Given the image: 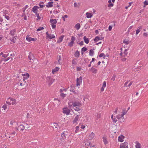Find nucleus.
<instances>
[{
    "label": "nucleus",
    "instance_id": "4",
    "mask_svg": "<svg viewBox=\"0 0 148 148\" xmlns=\"http://www.w3.org/2000/svg\"><path fill=\"white\" fill-rule=\"evenodd\" d=\"M47 82L49 86L51 85L54 82V79L50 76H48L46 78Z\"/></svg>",
    "mask_w": 148,
    "mask_h": 148
},
{
    "label": "nucleus",
    "instance_id": "15",
    "mask_svg": "<svg viewBox=\"0 0 148 148\" xmlns=\"http://www.w3.org/2000/svg\"><path fill=\"white\" fill-rule=\"evenodd\" d=\"M60 69V68L56 67L54 69H53L52 71V73L53 74H54L55 73H56Z\"/></svg>",
    "mask_w": 148,
    "mask_h": 148
},
{
    "label": "nucleus",
    "instance_id": "33",
    "mask_svg": "<svg viewBox=\"0 0 148 148\" xmlns=\"http://www.w3.org/2000/svg\"><path fill=\"white\" fill-rule=\"evenodd\" d=\"M10 58H11V60H12V58L10 57H8L6 59L3 58L2 59V60L4 62H6L7 61H8V60H10Z\"/></svg>",
    "mask_w": 148,
    "mask_h": 148
},
{
    "label": "nucleus",
    "instance_id": "1",
    "mask_svg": "<svg viewBox=\"0 0 148 148\" xmlns=\"http://www.w3.org/2000/svg\"><path fill=\"white\" fill-rule=\"evenodd\" d=\"M68 134V132L67 131H65L63 132L61 134V137L60 138V141H59L60 142L59 143V144L61 145L62 144V142L63 140H65L66 136Z\"/></svg>",
    "mask_w": 148,
    "mask_h": 148
},
{
    "label": "nucleus",
    "instance_id": "54",
    "mask_svg": "<svg viewBox=\"0 0 148 148\" xmlns=\"http://www.w3.org/2000/svg\"><path fill=\"white\" fill-rule=\"evenodd\" d=\"M112 120L113 122L114 123H116L117 121V119L116 118H114Z\"/></svg>",
    "mask_w": 148,
    "mask_h": 148
},
{
    "label": "nucleus",
    "instance_id": "41",
    "mask_svg": "<svg viewBox=\"0 0 148 148\" xmlns=\"http://www.w3.org/2000/svg\"><path fill=\"white\" fill-rule=\"evenodd\" d=\"M79 126H77L75 127V133H77L78 132H79Z\"/></svg>",
    "mask_w": 148,
    "mask_h": 148
},
{
    "label": "nucleus",
    "instance_id": "34",
    "mask_svg": "<svg viewBox=\"0 0 148 148\" xmlns=\"http://www.w3.org/2000/svg\"><path fill=\"white\" fill-rule=\"evenodd\" d=\"M109 4L108 5V7H112L113 6V4L112 3L111 0H109L108 1Z\"/></svg>",
    "mask_w": 148,
    "mask_h": 148
},
{
    "label": "nucleus",
    "instance_id": "52",
    "mask_svg": "<svg viewBox=\"0 0 148 148\" xmlns=\"http://www.w3.org/2000/svg\"><path fill=\"white\" fill-rule=\"evenodd\" d=\"M72 64L73 65H76L77 64V62L75 61L74 59H73L72 61Z\"/></svg>",
    "mask_w": 148,
    "mask_h": 148
},
{
    "label": "nucleus",
    "instance_id": "21",
    "mask_svg": "<svg viewBox=\"0 0 148 148\" xmlns=\"http://www.w3.org/2000/svg\"><path fill=\"white\" fill-rule=\"evenodd\" d=\"M80 55V52L78 50H77L75 52L74 54V56L75 57L78 58Z\"/></svg>",
    "mask_w": 148,
    "mask_h": 148
},
{
    "label": "nucleus",
    "instance_id": "20",
    "mask_svg": "<svg viewBox=\"0 0 148 148\" xmlns=\"http://www.w3.org/2000/svg\"><path fill=\"white\" fill-rule=\"evenodd\" d=\"M53 5V2L51 1V2H49L46 5L47 7L49 8V7H52Z\"/></svg>",
    "mask_w": 148,
    "mask_h": 148
},
{
    "label": "nucleus",
    "instance_id": "28",
    "mask_svg": "<svg viewBox=\"0 0 148 148\" xmlns=\"http://www.w3.org/2000/svg\"><path fill=\"white\" fill-rule=\"evenodd\" d=\"M89 137L90 138V139H92L94 138L95 134L93 132H91L89 135Z\"/></svg>",
    "mask_w": 148,
    "mask_h": 148
},
{
    "label": "nucleus",
    "instance_id": "19",
    "mask_svg": "<svg viewBox=\"0 0 148 148\" xmlns=\"http://www.w3.org/2000/svg\"><path fill=\"white\" fill-rule=\"evenodd\" d=\"M86 17L88 18H90L92 16L93 14L92 13L87 12L86 13Z\"/></svg>",
    "mask_w": 148,
    "mask_h": 148
},
{
    "label": "nucleus",
    "instance_id": "60",
    "mask_svg": "<svg viewBox=\"0 0 148 148\" xmlns=\"http://www.w3.org/2000/svg\"><path fill=\"white\" fill-rule=\"evenodd\" d=\"M79 45L80 46H82V45H84V42H83V41H81V42H80L79 43Z\"/></svg>",
    "mask_w": 148,
    "mask_h": 148
},
{
    "label": "nucleus",
    "instance_id": "55",
    "mask_svg": "<svg viewBox=\"0 0 148 148\" xmlns=\"http://www.w3.org/2000/svg\"><path fill=\"white\" fill-rule=\"evenodd\" d=\"M5 18L6 19L8 20H9L10 18V17L9 16L7 15L5 16Z\"/></svg>",
    "mask_w": 148,
    "mask_h": 148
},
{
    "label": "nucleus",
    "instance_id": "14",
    "mask_svg": "<svg viewBox=\"0 0 148 148\" xmlns=\"http://www.w3.org/2000/svg\"><path fill=\"white\" fill-rule=\"evenodd\" d=\"M79 116L78 115H77L75 118H74V120L73 121V124H76L77 123V121L79 120Z\"/></svg>",
    "mask_w": 148,
    "mask_h": 148
},
{
    "label": "nucleus",
    "instance_id": "18",
    "mask_svg": "<svg viewBox=\"0 0 148 148\" xmlns=\"http://www.w3.org/2000/svg\"><path fill=\"white\" fill-rule=\"evenodd\" d=\"M124 136L123 135H121L118 137V140L120 142H122L124 140Z\"/></svg>",
    "mask_w": 148,
    "mask_h": 148
},
{
    "label": "nucleus",
    "instance_id": "56",
    "mask_svg": "<svg viewBox=\"0 0 148 148\" xmlns=\"http://www.w3.org/2000/svg\"><path fill=\"white\" fill-rule=\"evenodd\" d=\"M16 134V132L15 131H13L11 133V135L12 136H14Z\"/></svg>",
    "mask_w": 148,
    "mask_h": 148
},
{
    "label": "nucleus",
    "instance_id": "45",
    "mask_svg": "<svg viewBox=\"0 0 148 148\" xmlns=\"http://www.w3.org/2000/svg\"><path fill=\"white\" fill-rule=\"evenodd\" d=\"M36 14V15L37 17L38 20H40V18H41L39 16V13H37L36 14Z\"/></svg>",
    "mask_w": 148,
    "mask_h": 148
},
{
    "label": "nucleus",
    "instance_id": "29",
    "mask_svg": "<svg viewBox=\"0 0 148 148\" xmlns=\"http://www.w3.org/2000/svg\"><path fill=\"white\" fill-rule=\"evenodd\" d=\"M80 25L79 23L76 24L75 25V28L77 30H78L80 28Z\"/></svg>",
    "mask_w": 148,
    "mask_h": 148
},
{
    "label": "nucleus",
    "instance_id": "38",
    "mask_svg": "<svg viewBox=\"0 0 148 148\" xmlns=\"http://www.w3.org/2000/svg\"><path fill=\"white\" fill-rule=\"evenodd\" d=\"M99 57H103V58L104 59H105L106 57L105 55H104V54L103 53H101L99 56Z\"/></svg>",
    "mask_w": 148,
    "mask_h": 148
},
{
    "label": "nucleus",
    "instance_id": "46",
    "mask_svg": "<svg viewBox=\"0 0 148 148\" xmlns=\"http://www.w3.org/2000/svg\"><path fill=\"white\" fill-rule=\"evenodd\" d=\"M116 77V75H114L111 78V80L112 81H114L115 80Z\"/></svg>",
    "mask_w": 148,
    "mask_h": 148
},
{
    "label": "nucleus",
    "instance_id": "12",
    "mask_svg": "<svg viewBox=\"0 0 148 148\" xmlns=\"http://www.w3.org/2000/svg\"><path fill=\"white\" fill-rule=\"evenodd\" d=\"M7 100L10 101V102H12L11 103L12 105H15L16 104V101L14 98L10 97L9 98L7 99Z\"/></svg>",
    "mask_w": 148,
    "mask_h": 148
},
{
    "label": "nucleus",
    "instance_id": "43",
    "mask_svg": "<svg viewBox=\"0 0 148 148\" xmlns=\"http://www.w3.org/2000/svg\"><path fill=\"white\" fill-rule=\"evenodd\" d=\"M44 29V28L43 27H39L36 30L37 32L40 31Z\"/></svg>",
    "mask_w": 148,
    "mask_h": 148
},
{
    "label": "nucleus",
    "instance_id": "17",
    "mask_svg": "<svg viewBox=\"0 0 148 148\" xmlns=\"http://www.w3.org/2000/svg\"><path fill=\"white\" fill-rule=\"evenodd\" d=\"M83 40L85 43L88 44L89 43V38H86V36H85L84 37Z\"/></svg>",
    "mask_w": 148,
    "mask_h": 148
},
{
    "label": "nucleus",
    "instance_id": "44",
    "mask_svg": "<svg viewBox=\"0 0 148 148\" xmlns=\"http://www.w3.org/2000/svg\"><path fill=\"white\" fill-rule=\"evenodd\" d=\"M7 105L5 104H4L2 106V108H3L4 110H5L7 109Z\"/></svg>",
    "mask_w": 148,
    "mask_h": 148
},
{
    "label": "nucleus",
    "instance_id": "51",
    "mask_svg": "<svg viewBox=\"0 0 148 148\" xmlns=\"http://www.w3.org/2000/svg\"><path fill=\"white\" fill-rule=\"evenodd\" d=\"M106 81H104L103 82V84L102 87H103L105 88V87H106Z\"/></svg>",
    "mask_w": 148,
    "mask_h": 148
},
{
    "label": "nucleus",
    "instance_id": "23",
    "mask_svg": "<svg viewBox=\"0 0 148 148\" xmlns=\"http://www.w3.org/2000/svg\"><path fill=\"white\" fill-rule=\"evenodd\" d=\"M112 23H113V24L112 25H109L108 27V30L109 31H110L112 30V27L114 26L115 25V21H113Z\"/></svg>",
    "mask_w": 148,
    "mask_h": 148
},
{
    "label": "nucleus",
    "instance_id": "9",
    "mask_svg": "<svg viewBox=\"0 0 148 148\" xmlns=\"http://www.w3.org/2000/svg\"><path fill=\"white\" fill-rule=\"evenodd\" d=\"M128 143L125 142L124 143L121 144L120 146V148H128Z\"/></svg>",
    "mask_w": 148,
    "mask_h": 148
},
{
    "label": "nucleus",
    "instance_id": "2",
    "mask_svg": "<svg viewBox=\"0 0 148 148\" xmlns=\"http://www.w3.org/2000/svg\"><path fill=\"white\" fill-rule=\"evenodd\" d=\"M50 22L51 23V25L53 29H54L56 27V24L57 23L56 19H51Z\"/></svg>",
    "mask_w": 148,
    "mask_h": 148
},
{
    "label": "nucleus",
    "instance_id": "48",
    "mask_svg": "<svg viewBox=\"0 0 148 148\" xmlns=\"http://www.w3.org/2000/svg\"><path fill=\"white\" fill-rule=\"evenodd\" d=\"M60 92H63L64 91H67V89H65V88H63V89H60Z\"/></svg>",
    "mask_w": 148,
    "mask_h": 148
},
{
    "label": "nucleus",
    "instance_id": "3",
    "mask_svg": "<svg viewBox=\"0 0 148 148\" xmlns=\"http://www.w3.org/2000/svg\"><path fill=\"white\" fill-rule=\"evenodd\" d=\"M78 99L77 98L76 100L74 101L72 103L73 107L74 108L76 106H80L81 104L80 101H78Z\"/></svg>",
    "mask_w": 148,
    "mask_h": 148
},
{
    "label": "nucleus",
    "instance_id": "42",
    "mask_svg": "<svg viewBox=\"0 0 148 148\" xmlns=\"http://www.w3.org/2000/svg\"><path fill=\"white\" fill-rule=\"evenodd\" d=\"M68 15H65L62 17V18L63 19V20L64 21H65V18H68Z\"/></svg>",
    "mask_w": 148,
    "mask_h": 148
},
{
    "label": "nucleus",
    "instance_id": "22",
    "mask_svg": "<svg viewBox=\"0 0 148 148\" xmlns=\"http://www.w3.org/2000/svg\"><path fill=\"white\" fill-rule=\"evenodd\" d=\"M16 32V30L15 29H13L10 31V34L12 36H13L14 35V33Z\"/></svg>",
    "mask_w": 148,
    "mask_h": 148
},
{
    "label": "nucleus",
    "instance_id": "61",
    "mask_svg": "<svg viewBox=\"0 0 148 148\" xmlns=\"http://www.w3.org/2000/svg\"><path fill=\"white\" fill-rule=\"evenodd\" d=\"M10 101H6V103L8 104V105H10L12 103H11Z\"/></svg>",
    "mask_w": 148,
    "mask_h": 148
},
{
    "label": "nucleus",
    "instance_id": "37",
    "mask_svg": "<svg viewBox=\"0 0 148 148\" xmlns=\"http://www.w3.org/2000/svg\"><path fill=\"white\" fill-rule=\"evenodd\" d=\"M33 56L32 54L31 53H29V55L28 56V58L29 59L31 60L32 59V57H33Z\"/></svg>",
    "mask_w": 148,
    "mask_h": 148
},
{
    "label": "nucleus",
    "instance_id": "57",
    "mask_svg": "<svg viewBox=\"0 0 148 148\" xmlns=\"http://www.w3.org/2000/svg\"><path fill=\"white\" fill-rule=\"evenodd\" d=\"M140 32V30L139 29H137L136 30V34L137 35Z\"/></svg>",
    "mask_w": 148,
    "mask_h": 148
},
{
    "label": "nucleus",
    "instance_id": "24",
    "mask_svg": "<svg viewBox=\"0 0 148 148\" xmlns=\"http://www.w3.org/2000/svg\"><path fill=\"white\" fill-rule=\"evenodd\" d=\"M116 118L118 119L119 120H120L121 119H123L124 118L122 114L121 115L119 114H118L116 116Z\"/></svg>",
    "mask_w": 148,
    "mask_h": 148
},
{
    "label": "nucleus",
    "instance_id": "58",
    "mask_svg": "<svg viewBox=\"0 0 148 148\" xmlns=\"http://www.w3.org/2000/svg\"><path fill=\"white\" fill-rule=\"evenodd\" d=\"M144 3L145 5H148V1H145L144 2Z\"/></svg>",
    "mask_w": 148,
    "mask_h": 148
},
{
    "label": "nucleus",
    "instance_id": "53",
    "mask_svg": "<svg viewBox=\"0 0 148 148\" xmlns=\"http://www.w3.org/2000/svg\"><path fill=\"white\" fill-rule=\"evenodd\" d=\"M9 53L8 54H3L2 56L4 58H6L8 56Z\"/></svg>",
    "mask_w": 148,
    "mask_h": 148
},
{
    "label": "nucleus",
    "instance_id": "50",
    "mask_svg": "<svg viewBox=\"0 0 148 148\" xmlns=\"http://www.w3.org/2000/svg\"><path fill=\"white\" fill-rule=\"evenodd\" d=\"M101 114H97L96 116V119H99L101 117Z\"/></svg>",
    "mask_w": 148,
    "mask_h": 148
},
{
    "label": "nucleus",
    "instance_id": "8",
    "mask_svg": "<svg viewBox=\"0 0 148 148\" xmlns=\"http://www.w3.org/2000/svg\"><path fill=\"white\" fill-rule=\"evenodd\" d=\"M82 76H80L79 78L77 77L76 81H77V84L76 85L77 86H80V84L82 83Z\"/></svg>",
    "mask_w": 148,
    "mask_h": 148
},
{
    "label": "nucleus",
    "instance_id": "39",
    "mask_svg": "<svg viewBox=\"0 0 148 148\" xmlns=\"http://www.w3.org/2000/svg\"><path fill=\"white\" fill-rule=\"evenodd\" d=\"M100 40V37L98 36H96V37L95 39H94V40L96 42L98 41V40Z\"/></svg>",
    "mask_w": 148,
    "mask_h": 148
},
{
    "label": "nucleus",
    "instance_id": "11",
    "mask_svg": "<svg viewBox=\"0 0 148 148\" xmlns=\"http://www.w3.org/2000/svg\"><path fill=\"white\" fill-rule=\"evenodd\" d=\"M47 35L46 38H49L50 40L55 38V36L54 35L49 34L48 32L46 33Z\"/></svg>",
    "mask_w": 148,
    "mask_h": 148
},
{
    "label": "nucleus",
    "instance_id": "10",
    "mask_svg": "<svg viewBox=\"0 0 148 148\" xmlns=\"http://www.w3.org/2000/svg\"><path fill=\"white\" fill-rule=\"evenodd\" d=\"M39 8V7L38 6H35L32 8V11L35 14L38 13V9Z\"/></svg>",
    "mask_w": 148,
    "mask_h": 148
},
{
    "label": "nucleus",
    "instance_id": "16",
    "mask_svg": "<svg viewBox=\"0 0 148 148\" xmlns=\"http://www.w3.org/2000/svg\"><path fill=\"white\" fill-rule=\"evenodd\" d=\"M135 148H141V145L138 142L136 141L135 142Z\"/></svg>",
    "mask_w": 148,
    "mask_h": 148
},
{
    "label": "nucleus",
    "instance_id": "6",
    "mask_svg": "<svg viewBox=\"0 0 148 148\" xmlns=\"http://www.w3.org/2000/svg\"><path fill=\"white\" fill-rule=\"evenodd\" d=\"M37 40L36 38H32L30 37V36L29 35H27L26 36V40L28 42H30L32 41H35Z\"/></svg>",
    "mask_w": 148,
    "mask_h": 148
},
{
    "label": "nucleus",
    "instance_id": "27",
    "mask_svg": "<svg viewBox=\"0 0 148 148\" xmlns=\"http://www.w3.org/2000/svg\"><path fill=\"white\" fill-rule=\"evenodd\" d=\"M95 50L94 49H91L89 51V55L91 56H92L94 53V50Z\"/></svg>",
    "mask_w": 148,
    "mask_h": 148
},
{
    "label": "nucleus",
    "instance_id": "32",
    "mask_svg": "<svg viewBox=\"0 0 148 148\" xmlns=\"http://www.w3.org/2000/svg\"><path fill=\"white\" fill-rule=\"evenodd\" d=\"M19 129L21 130V131H23L25 127L24 126L22 125H20V126L19 127Z\"/></svg>",
    "mask_w": 148,
    "mask_h": 148
},
{
    "label": "nucleus",
    "instance_id": "36",
    "mask_svg": "<svg viewBox=\"0 0 148 148\" xmlns=\"http://www.w3.org/2000/svg\"><path fill=\"white\" fill-rule=\"evenodd\" d=\"M88 49L86 47H83L81 49V51L82 54H83V53H82V51L85 52Z\"/></svg>",
    "mask_w": 148,
    "mask_h": 148
},
{
    "label": "nucleus",
    "instance_id": "63",
    "mask_svg": "<svg viewBox=\"0 0 148 148\" xmlns=\"http://www.w3.org/2000/svg\"><path fill=\"white\" fill-rule=\"evenodd\" d=\"M68 105L70 108H71V107H73L72 103L71 104V103H69Z\"/></svg>",
    "mask_w": 148,
    "mask_h": 148
},
{
    "label": "nucleus",
    "instance_id": "7",
    "mask_svg": "<svg viewBox=\"0 0 148 148\" xmlns=\"http://www.w3.org/2000/svg\"><path fill=\"white\" fill-rule=\"evenodd\" d=\"M63 112L64 114H66L67 115H69L70 114V112L71 110H72V109L70 110L68 108H64L63 110Z\"/></svg>",
    "mask_w": 148,
    "mask_h": 148
},
{
    "label": "nucleus",
    "instance_id": "62",
    "mask_svg": "<svg viewBox=\"0 0 148 148\" xmlns=\"http://www.w3.org/2000/svg\"><path fill=\"white\" fill-rule=\"evenodd\" d=\"M148 35V34L147 33H144L143 34V36L145 37H147Z\"/></svg>",
    "mask_w": 148,
    "mask_h": 148
},
{
    "label": "nucleus",
    "instance_id": "31",
    "mask_svg": "<svg viewBox=\"0 0 148 148\" xmlns=\"http://www.w3.org/2000/svg\"><path fill=\"white\" fill-rule=\"evenodd\" d=\"M89 70L91 71L93 73H96L97 72V69L95 68L92 67Z\"/></svg>",
    "mask_w": 148,
    "mask_h": 148
},
{
    "label": "nucleus",
    "instance_id": "26",
    "mask_svg": "<svg viewBox=\"0 0 148 148\" xmlns=\"http://www.w3.org/2000/svg\"><path fill=\"white\" fill-rule=\"evenodd\" d=\"M103 141L105 145H106L108 143V142L107 141V138L105 136H103Z\"/></svg>",
    "mask_w": 148,
    "mask_h": 148
},
{
    "label": "nucleus",
    "instance_id": "13",
    "mask_svg": "<svg viewBox=\"0 0 148 148\" xmlns=\"http://www.w3.org/2000/svg\"><path fill=\"white\" fill-rule=\"evenodd\" d=\"M22 75L24 76L23 78V79L24 81H25V80L28 78L29 76V74L27 73L23 74H22Z\"/></svg>",
    "mask_w": 148,
    "mask_h": 148
},
{
    "label": "nucleus",
    "instance_id": "47",
    "mask_svg": "<svg viewBox=\"0 0 148 148\" xmlns=\"http://www.w3.org/2000/svg\"><path fill=\"white\" fill-rule=\"evenodd\" d=\"M127 111H126L125 110H123V112H122V115L123 116L126 114L127 113Z\"/></svg>",
    "mask_w": 148,
    "mask_h": 148
},
{
    "label": "nucleus",
    "instance_id": "49",
    "mask_svg": "<svg viewBox=\"0 0 148 148\" xmlns=\"http://www.w3.org/2000/svg\"><path fill=\"white\" fill-rule=\"evenodd\" d=\"M53 124L54 126L55 127V128H58L59 127V126L57 123H54Z\"/></svg>",
    "mask_w": 148,
    "mask_h": 148
},
{
    "label": "nucleus",
    "instance_id": "5",
    "mask_svg": "<svg viewBox=\"0 0 148 148\" xmlns=\"http://www.w3.org/2000/svg\"><path fill=\"white\" fill-rule=\"evenodd\" d=\"M71 41L68 43V45L70 47H71L73 46L75 40V38L73 36H72L71 38Z\"/></svg>",
    "mask_w": 148,
    "mask_h": 148
},
{
    "label": "nucleus",
    "instance_id": "35",
    "mask_svg": "<svg viewBox=\"0 0 148 148\" xmlns=\"http://www.w3.org/2000/svg\"><path fill=\"white\" fill-rule=\"evenodd\" d=\"M80 106H76L74 108V109L77 111H78L80 110V109L79 108V107Z\"/></svg>",
    "mask_w": 148,
    "mask_h": 148
},
{
    "label": "nucleus",
    "instance_id": "25",
    "mask_svg": "<svg viewBox=\"0 0 148 148\" xmlns=\"http://www.w3.org/2000/svg\"><path fill=\"white\" fill-rule=\"evenodd\" d=\"M64 37V35H62L60 36L59 38V40L57 41V42L58 43H60L62 42L63 40Z\"/></svg>",
    "mask_w": 148,
    "mask_h": 148
},
{
    "label": "nucleus",
    "instance_id": "64",
    "mask_svg": "<svg viewBox=\"0 0 148 148\" xmlns=\"http://www.w3.org/2000/svg\"><path fill=\"white\" fill-rule=\"evenodd\" d=\"M132 3H133L132 2H131L129 3V5H127L128 7H130L131 6L132 4Z\"/></svg>",
    "mask_w": 148,
    "mask_h": 148
},
{
    "label": "nucleus",
    "instance_id": "40",
    "mask_svg": "<svg viewBox=\"0 0 148 148\" xmlns=\"http://www.w3.org/2000/svg\"><path fill=\"white\" fill-rule=\"evenodd\" d=\"M123 43L124 44H125L126 45H128L129 43V41L127 40L126 39H125L123 41Z\"/></svg>",
    "mask_w": 148,
    "mask_h": 148
},
{
    "label": "nucleus",
    "instance_id": "30",
    "mask_svg": "<svg viewBox=\"0 0 148 148\" xmlns=\"http://www.w3.org/2000/svg\"><path fill=\"white\" fill-rule=\"evenodd\" d=\"M17 37V36L13 37L12 38L10 39V41L11 42H13L14 43H15L16 42V39L15 38V37Z\"/></svg>",
    "mask_w": 148,
    "mask_h": 148
},
{
    "label": "nucleus",
    "instance_id": "59",
    "mask_svg": "<svg viewBox=\"0 0 148 148\" xmlns=\"http://www.w3.org/2000/svg\"><path fill=\"white\" fill-rule=\"evenodd\" d=\"M60 96L63 98L64 97H65L66 94L64 93H61L60 95Z\"/></svg>",
    "mask_w": 148,
    "mask_h": 148
}]
</instances>
